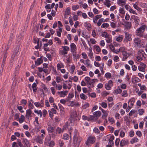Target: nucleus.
Wrapping results in <instances>:
<instances>
[{"label": "nucleus", "instance_id": "nucleus-33", "mask_svg": "<svg viewBox=\"0 0 147 147\" xmlns=\"http://www.w3.org/2000/svg\"><path fill=\"white\" fill-rule=\"evenodd\" d=\"M34 112L37 114V115H39L40 117V118L42 117V113L41 111V110H36L35 109L34 110Z\"/></svg>", "mask_w": 147, "mask_h": 147}, {"label": "nucleus", "instance_id": "nucleus-59", "mask_svg": "<svg viewBox=\"0 0 147 147\" xmlns=\"http://www.w3.org/2000/svg\"><path fill=\"white\" fill-rule=\"evenodd\" d=\"M23 143H25L26 145H27L29 144V142L27 139L23 138Z\"/></svg>", "mask_w": 147, "mask_h": 147}, {"label": "nucleus", "instance_id": "nucleus-35", "mask_svg": "<svg viewBox=\"0 0 147 147\" xmlns=\"http://www.w3.org/2000/svg\"><path fill=\"white\" fill-rule=\"evenodd\" d=\"M80 98L84 100H86L87 98V96L83 93L80 94Z\"/></svg>", "mask_w": 147, "mask_h": 147}, {"label": "nucleus", "instance_id": "nucleus-27", "mask_svg": "<svg viewBox=\"0 0 147 147\" xmlns=\"http://www.w3.org/2000/svg\"><path fill=\"white\" fill-rule=\"evenodd\" d=\"M133 45L135 47H138V37H136L133 40Z\"/></svg>", "mask_w": 147, "mask_h": 147}, {"label": "nucleus", "instance_id": "nucleus-4", "mask_svg": "<svg viewBox=\"0 0 147 147\" xmlns=\"http://www.w3.org/2000/svg\"><path fill=\"white\" fill-rule=\"evenodd\" d=\"M113 85V82L112 80H110L108 82L106 83L105 85V89L108 90H110L111 89V87Z\"/></svg>", "mask_w": 147, "mask_h": 147}, {"label": "nucleus", "instance_id": "nucleus-37", "mask_svg": "<svg viewBox=\"0 0 147 147\" xmlns=\"http://www.w3.org/2000/svg\"><path fill=\"white\" fill-rule=\"evenodd\" d=\"M36 86L37 85L35 83H34L32 85V88L34 92H35L36 91Z\"/></svg>", "mask_w": 147, "mask_h": 147}, {"label": "nucleus", "instance_id": "nucleus-21", "mask_svg": "<svg viewBox=\"0 0 147 147\" xmlns=\"http://www.w3.org/2000/svg\"><path fill=\"white\" fill-rule=\"evenodd\" d=\"M51 137L50 135H47L45 138L44 141V144H47V143H48L51 141Z\"/></svg>", "mask_w": 147, "mask_h": 147}, {"label": "nucleus", "instance_id": "nucleus-17", "mask_svg": "<svg viewBox=\"0 0 147 147\" xmlns=\"http://www.w3.org/2000/svg\"><path fill=\"white\" fill-rule=\"evenodd\" d=\"M122 91V90L120 88L119 86L117 87V89L114 90L113 92V94H117L121 93Z\"/></svg>", "mask_w": 147, "mask_h": 147}, {"label": "nucleus", "instance_id": "nucleus-40", "mask_svg": "<svg viewBox=\"0 0 147 147\" xmlns=\"http://www.w3.org/2000/svg\"><path fill=\"white\" fill-rule=\"evenodd\" d=\"M109 26V24L107 23H104L102 24L101 26V28H107Z\"/></svg>", "mask_w": 147, "mask_h": 147}, {"label": "nucleus", "instance_id": "nucleus-28", "mask_svg": "<svg viewBox=\"0 0 147 147\" xmlns=\"http://www.w3.org/2000/svg\"><path fill=\"white\" fill-rule=\"evenodd\" d=\"M57 69L60 70L62 68H64V65L63 64L62 62H60L59 63H58L57 65Z\"/></svg>", "mask_w": 147, "mask_h": 147}, {"label": "nucleus", "instance_id": "nucleus-3", "mask_svg": "<svg viewBox=\"0 0 147 147\" xmlns=\"http://www.w3.org/2000/svg\"><path fill=\"white\" fill-rule=\"evenodd\" d=\"M62 47L63 49L62 50H60L59 51L60 54L65 55L67 53V52L69 50V47L66 46H62Z\"/></svg>", "mask_w": 147, "mask_h": 147}, {"label": "nucleus", "instance_id": "nucleus-61", "mask_svg": "<svg viewBox=\"0 0 147 147\" xmlns=\"http://www.w3.org/2000/svg\"><path fill=\"white\" fill-rule=\"evenodd\" d=\"M29 104L28 105V107L30 109H33L34 108V106L33 104H32L30 101H29Z\"/></svg>", "mask_w": 147, "mask_h": 147}, {"label": "nucleus", "instance_id": "nucleus-38", "mask_svg": "<svg viewBox=\"0 0 147 147\" xmlns=\"http://www.w3.org/2000/svg\"><path fill=\"white\" fill-rule=\"evenodd\" d=\"M106 38V41L107 43H110L112 42L111 37L109 36V35Z\"/></svg>", "mask_w": 147, "mask_h": 147}, {"label": "nucleus", "instance_id": "nucleus-18", "mask_svg": "<svg viewBox=\"0 0 147 147\" xmlns=\"http://www.w3.org/2000/svg\"><path fill=\"white\" fill-rule=\"evenodd\" d=\"M128 144L129 141L128 140L123 139L121 141L120 145L121 146H123L124 145H127Z\"/></svg>", "mask_w": 147, "mask_h": 147}, {"label": "nucleus", "instance_id": "nucleus-13", "mask_svg": "<svg viewBox=\"0 0 147 147\" xmlns=\"http://www.w3.org/2000/svg\"><path fill=\"white\" fill-rule=\"evenodd\" d=\"M92 114L96 118H99L101 115V113L99 111L94 112Z\"/></svg>", "mask_w": 147, "mask_h": 147}, {"label": "nucleus", "instance_id": "nucleus-15", "mask_svg": "<svg viewBox=\"0 0 147 147\" xmlns=\"http://www.w3.org/2000/svg\"><path fill=\"white\" fill-rule=\"evenodd\" d=\"M144 52L142 51V52L138 51V62L140 61L144 57Z\"/></svg>", "mask_w": 147, "mask_h": 147}, {"label": "nucleus", "instance_id": "nucleus-20", "mask_svg": "<svg viewBox=\"0 0 147 147\" xmlns=\"http://www.w3.org/2000/svg\"><path fill=\"white\" fill-rule=\"evenodd\" d=\"M122 55H123V57L122 58V60L123 61H125L127 58L129 56V54L125 52H124L122 53Z\"/></svg>", "mask_w": 147, "mask_h": 147}, {"label": "nucleus", "instance_id": "nucleus-53", "mask_svg": "<svg viewBox=\"0 0 147 147\" xmlns=\"http://www.w3.org/2000/svg\"><path fill=\"white\" fill-rule=\"evenodd\" d=\"M89 104L88 102H86L83 105L82 107L83 109H85L89 107Z\"/></svg>", "mask_w": 147, "mask_h": 147}, {"label": "nucleus", "instance_id": "nucleus-32", "mask_svg": "<svg viewBox=\"0 0 147 147\" xmlns=\"http://www.w3.org/2000/svg\"><path fill=\"white\" fill-rule=\"evenodd\" d=\"M95 80L97 81L98 80L96 79H90L89 82L87 83V84L90 85H93V84L95 82Z\"/></svg>", "mask_w": 147, "mask_h": 147}, {"label": "nucleus", "instance_id": "nucleus-25", "mask_svg": "<svg viewBox=\"0 0 147 147\" xmlns=\"http://www.w3.org/2000/svg\"><path fill=\"white\" fill-rule=\"evenodd\" d=\"M70 46L71 51H74L76 49V46L74 43H71Z\"/></svg>", "mask_w": 147, "mask_h": 147}, {"label": "nucleus", "instance_id": "nucleus-45", "mask_svg": "<svg viewBox=\"0 0 147 147\" xmlns=\"http://www.w3.org/2000/svg\"><path fill=\"white\" fill-rule=\"evenodd\" d=\"M75 65H71L70 68V73H71L73 74L74 73V71L75 69Z\"/></svg>", "mask_w": 147, "mask_h": 147}, {"label": "nucleus", "instance_id": "nucleus-10", "mask_svg": "<svg viewBox=\"0 0 147 147\" xmlns=\"http://www.w3.org/2000/svg\"><path fill=\"white\" fill-rule=\"evenodd\" d=\"M101 110L103 113L102 117L104 119L106 118L108 115L109 111H107L105 110L102 108Z\"/></svg>", "mask_w": 147, "mask_h": 147}, {"label": "nucleus", "instance_id": "nucleus-30", "mask_svg": "<svg viewBox=\"0 0 147 147\" xmlns=\"http://www.w3.org/2000/svg\"><path fill=\"white\" fill-rule=\"evenodd\" d=\"M88 55L90 59H92L93 57V53L91 48L89 49Z\"/></svg>", "mask_w": 147, "mask_h": 147}, {"label": "nucleus", "instance_id": "nucleus-39", "mask_svg": "<svg viewBox=\"0 0 147 147\" xmlns=\"http://www.w3.org/2000/svg\"><path fill=\"white\" fill-rule=\"evenodd\" d=\"M125 25L127 28H130L131 26V22H125Z\"/></svg>", "mask_w": 147, "mask_h": 147}, {"label": "nucleus", "instance_id": "nucleus-54", "mask_svg": "<svg viewBox=\"0 0 147 147\" xmlns=\"http://www.w3.org/2000/svg\"><path fill=\"white\" fill-rule=\"evenodd\" d=\"M109 121L111 123L113 124L115 122V120L112 117H110L108 118Z\"/></svg>", "mask_w": 147, "mask_h": 147}, {"label": "nucleus", "instance_id": "nucleus-64", "mask_svg": "<svg viewBox=\"0 0 147 147\" xmlns=\"http://www.w3.org/2000/svg\"><path fill=\"white\" fill-rule=\"evenodd\" d=\"M94 47H95V49L96 50V51L97 52H99L100 51L101 49L98 46L95 45Z\"/></svg>", "mask_w": 147, "mask_h": 147}, {"label": "nucleus", "instance_id": "nucleus-49", "mask_svg": "<svg viewBox=\"0 0 147 147\" xmlns=\"http://www.w3.org/2000/svg\"><path fill=\"white\" fill-rule=\"evenodd\" d=\"M110 1L109 0H105V5L107 7H109L110 6L111 4L110 3Z\"/></svg>", "mask_w": 147, "mask_h": 147}, {"label": "nucleus", "instance_id": "nucleus-41", "mask_svg": "<svg viewBox=\"0 0 147 147\" xmlns=\"http://www.w3.org/2000/svg\"><path fill=\"white\" fill-rule=\"evenodd\" d=\"M74 96V95L73 93H69L68 94L67 98V101H69L71 98H72Z\"/></svg>", "mask_w": 147, "mask_h": 147}, {"label": "nucleus", "instance_id": "nucleus-46", "mask_svg": "<svg viewBox=\"0 0 147 147\" xmlns=\"http://www.w3.org/2000/svg\"><path fill=\"white\" fill-rule=\"evenodd\" d=\"M69 138V136L67 134H64L63 135V139L65 140H68Z\"/></svg>", "mask_w": 147, "mask_h": 147}, {"label": "nucleus", "instance_id": "nucleus-8", "mask_svg": "<svg viewBox=\"0 0 147 147\" xmlns=\"http://www.w3.org/2000/svg\"><path fill=\"white\" fill-rule=\"evenodd\" d=\"M114 136H111L109 139V142L107 147H111L114 144V142L113 140L114 139Z\"/></svg>", "mask_w": 147, "mask_h": 147}, {"label": "nucleus", "instance_id": "nucleus-11", "mask_svg": "<svg viewBox=\"0 0 147 147\" xmlns=\"http://www.w3.org/2000/svg\"><path fill=\"white\" fill-rule=\"evenodd\" d=\"M107 19H105L103 18L100 19L96 24L98 26H100L101 25L102 22H107Z\"/></svg>", "mask_w": 147, "mask_h": 147}, {"label": "nucleus", "instance_id": "nucleus-58", "mask_svg": "<svg viewBox=\"0 0 147 147\" xmlns=\"http://www.w3.org/2000/svg\"><path fill=\"white\" fill-rule=\"evenodd\" d=\"M70 11V9L69 7L67 8L65 10V13L66 15H69Z\"/></svg>", "mask_w": 147, "mask_h": 147}, {"label": "nucleus", "instance_id": "nucleus-42", "mask_svg": "<svg viewBox=\"0 0 147 147\" xmlns=\"http://www.w3.org/2000/svg\"><path fill=\"white\" fill-rule=\"evenodd\" d=\"M109 35L108 33L105 31L102 32L101 33V36L104 37L106 38Z\"/></svg>", "mask_w": 147, "mask_h": 147}, {"label": "nucleus", "instance_id": "nucleus-5", "mask_svg": "<svg viewBox=\"0 0 147 147\" xmlns=\"http://www.w3.org/2000/svg\"><path fill=\"white\" fill-rule=\"evenodd\" d=\"M125 38L124 39V41L126 42L131 41L132 40L131 38V35L129 34L128 32H125Z\"/></svg>", "mask_w": 147, "mask_h": 147}, {"label": "nucleus", "instance_id": "nucleus-44", "mask_svg": "<svg viewBox=\"0 0 147 147\" xmlns=\"http://www.w3.org/2000/svg\"><path fill=\"white\" fill-rule=\"evenodd\" d=\"M138 139L137 138L134 137L132 138L130 141L131 144H133L134 143L136 142H137Z\"/></svg>", "mask_w": 147, "mask_h": 147}, {"label": "nucleus", "instance_id": "nucleus-62", "mask_svg": "<svg viewBox=\"0 0 147 147\" xmlns=\"http://www.w3.org/2000/svg\"><path fill=\"white\" fill-rule=\"evenodd\" d=\"M35 106L37 107H42L39 102H36L34 103Z\"/></svg>", "mask_w": 147, "mask_h": 147}, {"label": "nucleus", "instance_id": "nucleus-9", "mask_svg": "<svg viewBox=\"0 0 147 147\" xmlns=\"http://www.w3.org/2000/svg\"><path fill=\"white\" fill-rule=\"evenodd\" d=\"M35 140L36 142L40 144H42L43 143V139L39 135L35 136Z\"/></svg>", "mask_w": 147, "mask_h": 147}, {"label": "nucleus", "instance_id": "nucleus-6", "mask_svg": "<svg viewBox=\"0 0 147 147\" xmlns=\"http://www.w3.org/2000/svg\"><path fill=\"white\" fill-rule=\"evenodd\" d=\"M139 63L140 65L138 66V70L140 71L144 72L145 71L146 65L142 62H140Z\"/></svg>", "mask_w": 147, "mask_h": 147}, {"label": "nucleus", "instance_id": "nucleus-26", "mask_svg": "<svg viewBox=\"0 0 147 147\" xmlns=\"http://www.w3.org/2000/svg\"><path fill=\"white\" fill-rule=\"evenodd\" d=\"M131 18L134 20L135 23L136 24V26L138 25V17L135 15H133L131 17Z\"/></svg>", "mask_w": 147, "mask_h": 147}, {"label": "nucleus", "instance_id": "nucleus-60", "mask_svg": "<svg viewBox=\"0 0 147 147\" xmlns=\"http://www.w3.org/2000/svg\"><path fill=\"white\" fill-rule=\"evenodd\" d=\"M80 69H82L83 71H87L88 70L86 68L85 66L83 65H81V66L80 67Z\"/></svg>", "mask_w": 147, "mask_h": 147}, {"label": "nucleus", "instance_id": "nucleus-31", "mask_svg": "<svg viewBox=\"0 0 147 147\" xmlns=\"http://www.w3.org/2000/svg\"><path fill=\"white\" fill-rule=\"evenodd\" d=\"M84 25V26L86 27V28L88 30H89L90 29V28L91 27V26L89 23L86 22L85 23Z\"/></svg>", "mask_w": 147, "mask_h": 147}, {"label": "nucleus", "instance_id": "nucleus-50", "mask_svg": "<svg viewBox=\"0 0 147 147\" xmlns=\"http://www.w3.org/2000/svg\"><path fill=\"white\" fill-rule=\"evenodd\" d=\"M59 108L60 109V112L62 113L63 112L64 108L63 106L61 104L59 103L58 104Z\"/></svg>", "mask_w": 147, "mask_h": 147}, {"label": "nucleus", "instance_id": "nucleus-55", "mask_svg": "<svg viewBox=\"0 0 147 147\" xmlns=\"http://www.w3.org/2000/svg\"><path fill=\"white\" fill-rule=\"evenodd\" d=\"M55 88L58 90H60L62 89V86L60 84H58L56 86Z\"/></svg>", "mask_w": 147, "mask_h": 147}, {"label": "nucleus", "instance_id": "nucleus-34", "mask_svg": "<svg viewBox=\"0 0 147 147\" xmlns=\"http://www.w3.org/2000/svg\"><path fill=\"white\" fill-rule=\"evenodd\" d=\"M123 38V36H119L118 37H115L116 41L118 42H121L122 41Z\"/></svg>", "mask_w": 147, "mask_h": 147}, {"label": "nucleus", "instance_id": "nucleus-12", "mask_svg": "<svg viewBox=\"0 0 147 147\" xmlns=\"http://www.w3.org/2000/svg\"><path fill=\"white\" fill-rule=\"evenodd\" d=\"M26 116L27 118L29 119L32 117V111L30 109H28L26 110Z\"/></svg>", "mask_w": 147, "mask_h": 147}, {"label": "nucleus", "instance_id": "nucleus-48", "mask_svg": "<svg viewBox=\"0 0 147 147\" xmlns=\"http://www.w3.org/2000/svg\"><path fill=\"white\" fill-rule=\"evenodd\" d=\"M125 50L126 48L125 47H121L119 49V52H121L122 53H124V52H126L125 51Z\"/></svg>", "mask_w": 147, "mask_h": 147}, {"label": "nucleus", "instance_id": "nucleus-43", "mask_svg": "<svg viewBox=\"0 0 147 147\" xmlns=\"http://www.w3.org/2000/svg\"><path fill=\"white\" fill-rule=\"evenodd\" d=\"M25 118L24 116L23 115H22L21 117L19 119V122L20 123H22L24 120Z\"/></svg>", "mask_w": 147, "mask_h": 147}, {"label": "nucleus", "instance_id": "nucleus-36", "mask_svg": "<svg viewBox=\"0 0 147 147\" xmlns=\"http://www.w3.org/2000/svg\"><path fill=\"white\" fill-rule=\"evenodd\" d=\"M99 104L100 105H101L102 107L104 108H105L107 107V103L104 102L99 103Z\"/></svg>", "mask_w": 147, "mask_h": 147}, {"label": "nucleus", "instance_id": "nucleus-1", "mask_svg": "<svg viewBox=\"0 0 147 147\" xmlns=\"http://www.w3.org/2000/svg\"><path fill=\"white\" fill-rule=\"evenodd\" d=\"M147 28V26L145 24L140 25V27L138 28V36L142 37L144 36V32Z\"/></svg>", "mask_w": 147, "mask_h": 147}, {"label": "nucleus", "instance_id": "nucleus-52", "mask_svg": "<svg viewBox=\"0 0 147 147\" xmlns=\"http://www.w3.org/2000/svg\"><path fill=\"white\" fill-rule=\"evenodd\" d=\"M69 124H70V123H66L65 125L63 126V127L62 128V130L63 132L67 128L69 127Z\"/></svg>", "mask_w": 147, "mask_h": 147}, {"label": "nucleus", "instance_id": "nucleus-22", "mask_svg": "<svg viewBox=\"0 0 147 147\" xmlns=\"http://www.w3.org/2000/svg\"><path fill=\"white\" fill-rule=\"evenodd\" d=\"M54 128L51 125H48L47 131L49 133H51L54 130Z\"/></svg>", "mask_w": 147, "mask_h": 147}, {"label": "nucleus", "instance_id": "nucleus-19", "mask_svg": "<svg viewBox=\"0 0 147 147\" xmlns=\"http://www.w3.org/2000/svg\"><path fill=\"white\" fill-rule=\"evenodd\" d=\"M84 64L86 65L87 67H92V66L90 63V61L88 59H87L86 60H85V62Z\"/></svg>", "mask_w": 147, "mask_h": 147}, {"label": "nucleus", "instance_id": "nucleus-29", "mask_svg": "<svg viewBox=\"0 0 147 147\" xmlns=\"http://www.w3.org/2000/svg\"><path fill=\"white\" fill-rule=\"evenodd\" d=\"M132 82L134 84L136 85L138 82V78L133 76L132 78Z\"/></svg>", "mask_w": 147, "mask_h": 147}, {"label": "nucleus", "instance_id": "nucleus-47", "mask_svg": "<svg viewBox=\"0 0 147 147\" xmlns=\"http://www.w3.org/2000/svg\"><path fill=\"white\" fill-rule=\"evenodd\" d=\"M111 74L109 72L106 73L105 75V76L107 79L110 78H111Z\"/></svg>", "mask_w": 147, "mask_h": 147}, {"label": "nucleus", "instance_id": "nucleus-2", "mask_svg": "<svg viewBox=\"0 0 147 147\" xmlns=\"http://www.w3.org/2000/svg\"><path fill=\"white\" fill-rule=\"evenodd\" d=\"M96 137L94 136H90L88 138L85 142V144L88 146H89L90 144H92L95 142Z\"/></svg>", "mask_w": 147, "mask_h": 147}, {"label": "nucleus", "instance_id": "nucleus-23", "mask_svg": "<svg viewBox=\"0 0 147 147\" xmlns=\"http://www.w3.org/2000/svg\"><path fill=\"white\" fill-rule=\"evenodd\" d=\"M43 60L41 58V57L38 58L37 60L35 62V64L36 65L38 66L42 63Z\"/></svg>", "mask_w": 147, "mask_h": 147}, {"label": "nucleus", "instance_id": "nucleus-56", "mask_svg": "<svg viewBox=\"0 0 147 147\" xmlns=\"http://www.w3.org/2000/svg\"><path fill=\"white\" fill-rule=\"evenodd\" d=\"M122 96L123 97H126L128 96L127 91L126 90H124L122 93Z\"/></svg>", "mask_w": 147, "mask_h": 147}, {"label": "nucleus", "instance_id": "nucleus-16", "mask_svg": "<svg viewBox=\"0 0 147 147\" xmlns=\"http://www.w3.org/2000/svg\"><path fill=\"white\" fill-rule=\"evenodd\" d=\"M78 134V131L77 130L75 129L74 132V138H73V143H74L76 140V142L77 141V138Z\"/></svg>", "mask_w": 147, "mask_h": 147}, {"label": "nucleus", "instance_id": "nucleus-57", "mask_svg": "<svg viewBox=\"0 0 147 147\" xmlns=\"http://www.w3.org/2000/svg\"><path fill=\"white\" fill-rule=\"evenodd\" d=\"M79 8V5H74L72 7V9L74 11H76Z\"/></svg>", "mask_w": 147, "mask_h": 147}, {"label": "nucleus", "instance_id": "nucleus-51", "mask_svg": "<svg viewBox=\"0 0 147 147\" xmlns=\"http://www.w3.org/2000/svg\"><path fill=\"white\" fill-rule=\"evenodd\" d=\"M71 116L73 118L77 117V114L76 111L75 110H74L71 113Z\"/></svg>", "mask_w": 147, "mask_h": 147}, {"label": "nucleus", "instance_id": "nucleus-14", "mask_svg": "<svg viewBox=\"0 0 147 147\" xmlns=\"http://www.w3.org/2000/svg\"><path fill=\"white\" fill-rule=\"evenodd\" d=\"M126 0H117V4L120 6L124 5L126 4Z\"/></svg>", "mask_w": 147, "mask_h": 147}, {"label": "nucleus", "instance_id": "nucleus-63", "mask_svg": "<svg viewBox=\"0 0 147 147\" xmlns=\"http://www.w3.org/2000/svg\"><path fill=\"white\" fill-rule=\"evenodd\" d=\"M56 131L57 133H58V134H60L61 132H63V131L62 129H61V128L59 127H58L57 128Z\"/></svg>", "mask_w": 147, "mask_h": 147}, {"label": "nucleus", "instance_id": "nucleus-24", "mask_svg": "<svg viewBox=\"0 0 147 147\" xmlns=\"http://www.w3.org/2000/svg\"><path fill=\"white\" fill-rule=\"evenodd\" d=\"M45 145L50 147H53L55 145V143L53 140H51L48 143H47Z\"/></svg>", "mask_w": 147, "mask_h": 147}, {"label": "nucleus", "instance_id": "nucleus-7", "mask_svg": "<svg viewBox=\"0 0 147 147\" xmlns=\"http://www.w3.org/2000/svg\"><path fill=\"white\" fill-rule=\"evenodd\" d=\"M68 92V91L66 90L65 91H61L57 92V93L60 97H64L66 96Z\"/></svg>", "mask_w": 147, "mask_h": 147}]
</instances>
